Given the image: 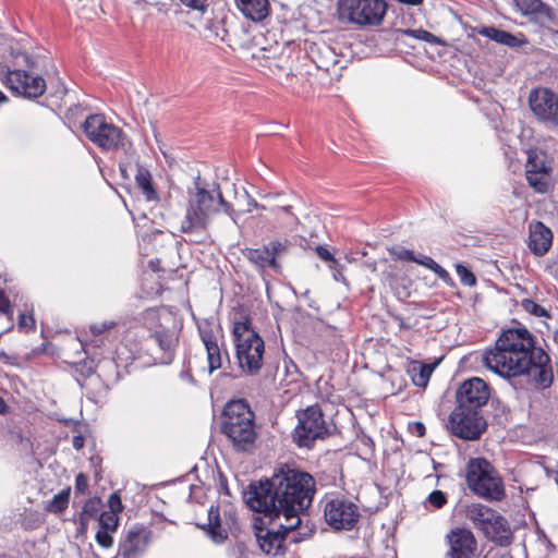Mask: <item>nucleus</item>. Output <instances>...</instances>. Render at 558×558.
<instances>
[{
    "mask_svg": "<svg viewBox=\"0 0 558 558\" xmlns=\"http://www.w3.org/2000/svg\"><path fill=\"white\" fill-rule=\"evenodd\" d=\"M314 494L315 480L311 474L283 465L270 478L251 484L244 500L253 511H276L290 521L288 527H298L300 514L310 507Z\"/></svg>",
    "mask_w": 558,
    "mask_h": 558,
    "instance_id": "f257e3e1",
    "label": "nucleus"
},
{
    "mask_svg": "<svg viewBox=\"0 0 558 558\" xmlns=\"http://www.w3.org/2000/svg\"><path fill=\"white\" fill-rule=\"evenodd\" d=\"M549 356L535 348L534 337L525 328L508 329L495 348L482 354L485 367L501 377L526 376L536 388L550 386L554 379Z\"/></svg>",
    "mask_w": 558,
    "mask_h": 558,
    "instance_id": "f03ea898",
    "label": "nucleus"
},
{
    "mask_svg": "<svg viewBox=\"0 0 558 558\" xmlns=\"http://www.w3.org/2000/svg\"><path fill=\"white\" fill-rule=\"evenodd\" d=\"M187 203L180 230L183 233L198 238L209 225L210 216L222 209L236 225L238 213L233 205L226 201L218 184L208 190L201 177L194 179L193 187L187 190Z\"/></svg>",
    "mask_w": 558,
    "mask_h": 558,
    "instance_id": "7ed1b4c3",
    "label": "nucleus"
},
{
    "mask_svg": "<svg viewBox=\"0 0 558 558\" xmlns=\"http://www.w3.org/2000/svg\"><path fill=\"white\" fill-rule=\"evenodd\" d=\"M220 427L236 450H247L257 437L255 414L244 399L231 400L225 405Z\"/></svg>",
    "mask_w": 558,
    "mask_h": 558,
    "instance_id": "20e7f679",
    "label": "nucleus"
},
{
    "mask_svg": "<svg viewBox=\"0 0 558 558\" xmlns=\"http://www.w3.org/2000/svg\"><path fill=\"white\" fill-rule=\"evenodd\" d=\"M239 366L247 375H256L263 366L265 343L252 328L251 320L235 322L232 329Z\"/></svg>",
    "mask_w": 558,
    "mask_h": 558,
    "instance_id": "39448f33",
    "label": "nucleus"
},
{
    "mask_svg": "<svg viewBox=\"0 0 558 558\" xmlns=\"http://www.w3.org/2000/svg\"><path fill=\"white\" fill-rule=\"evenodd\" d=\"M465 480L470 490L486 500L500 501L506 496L501 477L484 458L470 459Z\"/></svg>",
    "mask_w": 558,
    "mask_h": 558,
    "instance_id": "423d86ee",
    "label": "nucleus"
},
{
    "mask_svg": "<svg viewBox=\"0 0 558 558\" xmlns=\"http://www.w3.org/2000/svg\"><path fill=\"white\" fill-rule=\"evenodd\" d=\"M263 515L254 522V534L257 544L266 555H278L284 551V541L288 534L296 527H288L289 520L274 511H257Z\"/></svg>",
    "mask_w": 558,
    "mask_h": 558,
    "instance_id": "0eeeda50",
    "label": "nucleus"
},
{
    "mask_svg": "<svg viewBox=\"0 0 558 558\" xmlns=\"http://www.w3.org/2000/svg\"><path fill=\"white\" fill-rule=\"evenodd\" d=\"M388 4L385 0H338V19L357 27L381 25Z\"/></svg>",
    "mask_w": 558,
    "mask_h": 558,
    "instance_id": "6e6552de",
    "label": "nucleus"
},
{
    "mask_svg": "<svg viewBox=\"0 0 558 558\" xmlns=\"http://www.w3.org/2000/svg\"><path fill=\"white\" fill-rule=\"evenodd\" d=\"M83 130L89 141L102 149H117L123 144L121 129L108 123L101 114H90L86 118Z\"/></svg>",
    "mask_w": 558,
    "mask_h": 558,
    "instance_id": "1a4fd4ad",
    "label": "nucleus"
},
{
    "mask_svg": "<svg viewBox=\"0 0 558 558\" xmlns=\"http://www.w3.org/2000/svg\"><path fill=\"white\" fill-rule=\"evenodd\" d=\"M329 434L323 412L317 405L308 407L299 415V424L294 429V440L301 447H310L318 438Z\"/></svg>",
    "mask_w": 558,
    "mask_h": 558,
    "instance_id": "9d476101",
    "label": "nucleus"
},
{
    "mask_svg": "<svg viewBox=\"0 0 558 558\" xmlns=\"http://www.w3.org/2000/svg\"><path fill=\"white\" fill-rule=\"evenodd\" d=\"M451 433L465 440H475L486 429V422L478 411L457 405L449 416Z\"/></svg>",
    "mask_w": 558,
    "mask_h": 558,
    "instance_id": "9b49d317",
    "label": "nucleus"
},
{
    "mask_svg": "<svg viewBox=\"0 0 558 558\" xmlns=\"http://www.w3.org/2000/svg\"><path fill=\"white\" fill-rule=\"evenodd\" d=\"M360 515L359 507L353 501L342 497L326 501L324 507L326 523L337 531H350L354 529Z\"/></svg>",
    "mask_w": 558,
    "mask_h": 558,
    "instance_id": "f8f14e48",
    "label": "nucleus"
},
{
    "mask_svg": "<svg viewBox=\"0 0 558 558\" xmlns=\"http://www.w3.org/2000/svg\"><path fill=\"white\" fill-rule=\"evenodd\" d=\"M447 551L444 558H478V544L466 527H453L445 536Z\"/></svg>",
    "mask_w": 558,
    "mask_h": 558,
    "instance_id": "ddd939ff",
    "label": "nucleus"
},
{
    "mask_svg": "<svg viewBox=\"0 0 558 558\" xmlns=\"http://www.w3.org/2000/svg\"><path fill=\"white\" fill-rule=\"evenodd\" d=\"M529 104L535 117L546 123L558 125V96L549 88L531 90Z\"/></svg>",
    "mask_w": 558,
    "mask_h": 558,
    "instance_id": "4468645a",
    "label": "nucleus"
},
{
    "mask_svg": "<svg viewBox=\"0 0 558 558\" xmlns=\"http://www.w3.org/2000/svg\"><path fill=\"white\" fill-rule=\"evenodd\" d=\"M490 397L488 385L478 377L465 380L457 390V405L478 411Z\"/></svg>",
    "mask_w": 558,
    "mask_h": 558,
    "instance_id": "2eb2a0df",
    "label": "nucleus"
},
{
    "mask_svg": "<svg viewBox=\"0 0 558 558\" xmlns=\"http://www.w3.org/2000/svg\"><path fill=\"white\" fill-rule=\"evenodd\" d=\"M5 84L11 90L28 98H37L46 90V82L41 76L22 70L9 71Z\"/></svg>",
    "mask_w": 558,
    "mask_h": 558,
    "instance_id": "dca6fc26",
    "label": "nucleus"
},
{
    "mask_svg": "<svg viewBox=\"0 0 558 558\" xmlns=\"http://www.w3.org/2000/svg\"><path fill=\"white\" fill-rule=\"evenodd\" d=\"M150 539V531L144 526H134L128 531L119 544L118 555L122 558H137L142 555Z\"/></svg>",
    "mask_w": 558,
    "mask_h": 558,
    "instance_id": "f3484780",
    "label": "nucleus"
},
{
    "mask_svg": "<svg viewBox=\"0 0 558 558\" xmlns=\"http://www.w3.org/2000/svg\"><path fill=\"white\" fill-rule=\"evenodd\" d=\"M483 534L494 544L507 547L513 541V534L508 521L498 512L493 518L492 523L488 524Z\"/></svg>",
    "mask_w": 558,
    "mask_h": 558,
    "instance_id": "a211bd4d",
    "label": "nucleus"
},
{
    "mask_svg": "<svg viewBox=\"0 0 558 558\" xmlns=\"http://www.w3.org/2000/svg\"><path fill=\"white\" fill-rule=\"evenodd\" d=\"M553 233L543 222L530 225L529 247L537 256L545 255L551 246Z\"/></svg>",
    "mask_w": 558,
    "mask_h": 558,
    "instance_id": "6ab92c4d",
    "label": "nucleus"
},
{
    "mask_svg": "<svg viewBox=\"0 0 558 558\" xmlns=\"http://www.w3.org/2000/svg\"><path fill=\"white\" fill-rule=\"evenodd\" d=\"M240 13L252 22H262L270 14L269 0H234Z\"/></svg>",
    "mask_w": 558,
    "mask_h": 558,
    "instance_id": "aec40b11",
    "label": "nucleus"
},
{
    "mask_svg": "<svg viewBox=\"0 0 558 558\" xmlns=\"http://www.w3.org/2000/svg\"><path fill=\"white\" fill-rule=\"evenodd\" d=\"M201 339L207 353L208 372L211 374L222 366L223 354L218 344V338L211 330H201Z\"/></svg>",
    "mask_w": 558,
    "mask_h": 558,
    "instance_id": "412c9836",
    "label": "nucleus"
},
{
    "mask_svg": "<svg viewBox=\"0 0 558 558\" xmlns=\"http://www.w3.org/2000/svg\"><path fill=\"white\" fill-rule=\"evenodd\" d=\"M496 513L497 511L482 504H471L464 508L465 518L482 533L492 523Z\"/></svg>",
    "mask_w": 558,
    "mask_h": 558,
    "instance_id": "4be33fe9",
    "label": "nucleus"
},
{
    "mask_svg": "<svg viewBox=\"0 0 558 558\" xmlns=\"http://www.w3.org/2000/svg\"><path fill=\"white\" fill-rule=\"evenodd\" d=\"M243 256L259 270H265L266 268H271L275 271L280 270V265L269 255L265 246L260 248H245L243 250Z\"/></svg>",
    "mask_w": 558,
    "mask_h": 558,
    "instance_id": "5701e85b",
    "label": "nucleus"
},
{
    "mask_svg": "<svg viewBox=\"0 0 558 558\" xmlns=\"http://www.w3.org/2000/svg\"><path fill=\"white\" fill-rule=\"evenodd\" d=\"M263 65L267 66L272 74L279 77L284 76L287 80L293 75L289 57L281 54L279 57H270L263 54Z\"/></svg>",
    "mask_w": 558,
    "mask_h": 558,
    "instance_id": "b1692460",
    "label": "nucleus"
},
{
    "mask_svg": "<svg viewBox=\"0 0 558 558\" xmlns=\"http://www.w3.org/2000/svg\"><path fill=\"white\" fill-rule=\"evenodd\" d=\"M154 339L163 351V362H170L173 357V351L178 343V336L171 330H159L154 333Z\"/></svg>",
    "mask_w": 558,
    "mask_h": 558,
    "instance_id": "393cba45",
    "label": "nucleus"
},
{
    "mask_svg": "<svg viewBox=\"0 0 558 558\" xmlns=\"http://www.w3.org/2000/svg\"><path fill=\"white\" fill-rule=\"evenodd\" d=\"M311 57L316 66L326 72H328L330 68L337 63V58L333 50L326 45L312 49Z\"/></svg>",
    "mask_w": 558,
    "mask_h": 558,
    "instance_id": "a878e982",
    "label": "nucleus"
},
{
    "mask_svg": "<svg viewBox=\"0 0 558 558\" xmlns=\"http://www.w3.org/2000/svg\"><path fill=\"white\" fill-rule=\"evenodd\" d=\"M207 533L214 542H222L227 538V531L221 527L219 508L211 506L208 510Z\"/></svg>",
    "mask_w": 558,
    "mask_h": 558,
    "instance_id": "bb28decb",
    "label": "nucleus"
},
{
    "mask_svg": "<svg viewBox=\"0 0 558 558\" xmlns=\"http://www.w3.org/2000/svg\"><path fill=\"white\" fill-rule=\"evenodd\" d=\"M135 181L147 201H156L158 198V194L151 182V174L147 169L138 167Z\"/></svg>",
    "mask_w": 558,
    "mask_h": 558,
    "instance_id": "cd10ccee",
    "label": "nucleus"
},
{
    "mask_svg": "<svg viewBox=\"0 0 558 558\" xmlns=\"http://www.w3.org/2000/svg\"><path fill=\"white\" fill-rule=\"evenodd\" d=\"M549 172L550 167L546 163L545 154L536 149L527 151L525 173Z\"/></svg>",
    "mask_w": 558,
    "mask_h": 558,
    "instance_id": "c85d7f7f",
    "label": "nucleus"
},
{
    "mask_svg": "<svg viewBox=\"0 0 558 558\" xmlns=\"http://www.w3.org/2000/svg\"><path fill=\"white\" fill-rule=\"evenodd\" d=\"M483 34L492 40L509 47H517L520 44V40L512 34L494 27L485 28Z\"/></svg>",
    "mask_w": 558,
    "mask_h": 558,
    "instance_id": "c756f323",
    "label": "nucleus"
},
{
    "mask_svg": "<svg viewBox=\"0 0 558 558\" xmlns=\"http://www.w3.org/2000/svg\"><path fill=\"white\" fill-rule=\"evenodd\" d=\"M531 187L537 193H546L549 187V172L525 173Z\"/></svg>",
    "mask_w": 558,
    "mask_h": 558,
    "instance_id": "7c9ffc66",
    "label": "nucleus"
},
{
    "mask_svg": "<svg viewBox=\"0 0 558 558\" xmlns=\"http://www.w3.org/2000/svg\"><path fill=\"white\" fill-rule=\"evenodd\" d=\"M70 488H65L57 494L47 505L46 510L52 513L63 512L69 505Z\"/></svg>",
    "mask_w": 558,
    "mask_h": 558,
    "instance_id": "2f4dec72",
    "label": "nucleus"
},
{
    "mask_svg": "<svg viewBox=\"0 0 558 558\" xmlns=\"http://www.w3.org/2000/svg\"><path fill=\"white\" fill-rule=\"evenodd\" d=\"M232 189L234 192V198L242 203L243 211L252 213L253 209H265V206L259 205L254 198H252L245 189H242V194L240 196L235 183H232Z\"/></svg>",
    "mask_w": 558,
    "mask_h": 558,
    "instance_id": "473e14b6",
    "label": "nucleus"
},
{
    "mask_svg": "<svg viewBox=\"0 0 558 558\" xmlns=\"http://www.w3.org/2000/svg\"><path fill=\"white\" fill-rule=\"evenodd\" d=\"M99 529L114 533L118 529L119 518L116 513L102 512L98 518Z\"/></svg>",
    "mask_w": 558,
    "mask_h": 558,
    "instance_id": "72a5a7b5",
    "label": "nucleus"
},
{
    "mask_svg": "<svg viewBox=\"0 0 558 558\" xmlns=\"http://www.w3.org/2000/svg\"><path fill=\"white\" fill-rule=\"evenodd\" d=\"M101 508L100 498H89L83 506L82 512L80 513L84 518L96 519Z\"/></svg>",
    "mask_w": 558,
    "mask_h": 558,
    "instance_id": "f704fd0d",
    "label": "nucleus"
},
{
    "mask_svg": "<svg viewBox=\"0 0 558 558\" xmlns=\"http://www.w3.org/2000/svg\"><path fill=\"white\" fill-rule=\"evenodd\" d=\"M399 33L413 37L418 40H424L430 44H438L440 40L432 33L418 28V29H404V31H398Z\"/></svg>",
    "mask_w": 558,
    "mask_h": 558,
    "instance_id": "c9c22d12",
    "label": "nucleus"
},
{
    "mask_svg": "<svg viewBox=\"0 0 558 558\" xmlns=\"http://www.w3.org/2000/svg\"><path fill=\"white\" fill-rule=\"evenodd\" d=\"M432 367L425 364L420 365L418 372L413 375V383L418 387H425L432 375Z\"/></svg>",
    "mask_w": 558,
    "mask_h": 558,
    "instance_id": "e433bc0d",
    "label": "nucleus"
},
{
    "mask_svg": "<svg viewBox=\"0 0 558 558\" xmlns=\"http://www.w3.org/2000/svg\"><path fill=\"white\" fill-rule=\"evenodd\" d=\"M456 271L464 286L473 287L476 283V277L464 265L456 264Z\"/></svg>",
    "mask_w": 558,
    "mask_h": 558,
    "instance_id": "4c0bfd02",
    "label": "nucleus"
},
{
    "mask_svg": "<svg viewBox=\"0 0 558 558\" xmlns=\"http://www.w3.org/2000/svg\"><path fill=\"white\" fill-rule=\"evenodd\" d=\"M522 307L530 314H533L537 317H543V316H547V311L542 307L541 305H538L537 303H535L534 301L532 300H529V299H525L522 301Z\"/></svg>",
    "mask_w": 558,
    "mask_h": 558,
    "instance_id": "58836bf2",
    "label": "nucleus"
},
{
    "mask_svg": "<svg viewBox=\"0 0 558 558\" xmlns=\"http://www.w3.org/2000/svg\"><path fill=\"white\" fill-rule=\"evenodd\" d=\"M514 2L525 14L538 11L542 5L541 0H514Z\"/></svg>",
    "mask_w": 558,
    "mask_h": 558,
    "instance_id": "ea45409f",
    "label": "nucleus"
},
{
    "mask_svg": "<svg viewBox=\"0 0 558 558\" xmlns=\"http://www.w3.org/2000/svg\"><path fill=\"white\" fill-rule=\"evenodd\" d=\"M427 502L435 509H441L447 504V497L441 490H433L427 497Z\"/></svg>",
    "mask_w": 558,
    "mask_h": 558,
    "instance_id": "a19ab883",
    "label": "nucleus"
},
{
    "mask_svg": "<svg viewBox=\"0 0 558 558\" xmlns=\"http://www.w3.org/2000/svg\"><path fill=\"white\" fill-rule=\"evenodd\" d=\"M180 4L190 9L204 13L208 8V0H179Z\"/></svg>",
    "mask_w": 558,
    "mask_h": 558,
    "instance_id": "79ce46f5",
    "label": "nucleus"
},
{
    "mask_svg": "<svg viewBox=\"0 0 558 558\" xmlns=\"http://www.w3.org/2000/svg\"><path fill=\"white\" fill-rule=\"evenodd\" d=\"M264 246L268 251L269 255L274 257L275 260H277V257L287 251L286 243L281 241H272Z\"/></svg>",
    "mask_w": 558,
    "mask_h": 558,
    "instance_id": "37998d69",
    "label": "nucleus"
},
{
    "mask_svg": "<svg viewBox=\"0 0 558 558\" xmlns=\"http://www.w3.org/2000/svg\"><path fill=\"white\" fill-rule=\"evenodd\" d=\"M96 542L104 548H110L113 545L112 532L98 530L96 533Z\"/></svg>",
    "mask_w": 558,
    "mask_h": 558,
    "instance_id": "c03bdc74",
    "label": "nucleus"
},
{
    "mask_svg": "<svg viewBox=\"0 0 558 558\" xmlns=\"http://www.w3.org/2000/svg\"><path fill=\"white\" fill-rule=\"evenodd\" d=\"M109 508L111 513H118L122 512L123 506L120 496L117 493H113L110 495L108 499Z\"/></svg>",
    "mask_w": 558,
    "mask_h": 558,
    "instance_id": "a18cd8bd",
    "label": "nucleus"
},
{
    "mask_svg": "<svg viewBox=\"0 0 558 558\" xmlns=\"http://www.w3.org/2000/svg\"><path fill=\"white\" fill-rule=\"evenodd\" d=\"M88 488V477L84 473L77 474L75 478V490L85 494Z\"/></svg>",
    "mask_w": 558,
    "mask_h": 558,
    "instance_id": "49530a36",
    "label": "nucleus"
},
{
    "mask_svg": "<svg viewBox=\"0 0 558 558\" xmlns=\"http://www.w3.org/2000/svg\"><path fill=\"white\" fill-rule=\"evenodd\" d=\"M396 257L400 260H408V262L415 263L417 256L411 250L401 248L398 252H396Z\"/></svg>",
    "mask_w": 558,
    "mask_h": 558,
    "instance_id": "de8ad7c7",
    "label": "nucleus"
},
{
    "mask_svg": "<svg viewBox=\"0 0 558 558\" xmlns=\"http://www.w3.org/2000/svg\"><path fill=\"white\" fill-rule=\"evenodd\" d=\"M113 325H114L113 323H107V322L95 323V324L90 325V331L94 335H100V333L105 332L106 330H109L110 328H112Z\"/></svg>",
    "mask_w": 558,
    "mask_h": 558,
    "instance_id": "09e8293b",
    "label": "nucleus"
},
{
    "mask_svg": "<svg viewBox=\"0 0 558 558\" xmlns=\"http://www.w3.org/2000/svg\"><path fill=\"white\" fill-rule=\"evenodd\" d=\"M316 253L322 259H324L326 262H331L335 266L338 265V260L333 257V255L327 248H325L323 246H317Z\"/></svg>",
    "mask_w": 558,
    "mask_h": 558,
    "instance_id": "8fccbe9b",
    "label": "nucleus"
},
{
    "mask_svg": "<svg viewBox=\"0 0 558 558\" xmlns=\"http://www.w3.org/2000/svg\"><path fill=\"white\" fill-rule=\"evenodd\" d=\"M19 326H20V328H23V329H32L35 326V320L32 316L22 314L20 316Z\"/></svg>",
    "mask_w": 558,
    "mask_h": 558,
    "instance_id": "3c124183",
    "label": "nucleus"
},
{
    "mask_svg": "<svg viewBox=\"0 0 558 558\" xmlns=\"http://www.w3.org/2000/svg\"><path fill=\"white\" fill-rule=\"evenodd\" d=\"M411 432L415 434L417 437H423L425 435L426 428L423 423L415 422L411 426Z\"/></svg>",
    "mask_w": 558,
    "mask_h": 558,
    "instance_id": "603ef678",
    "label": "nucleus"
},
{
    "mask_svg": "<svg viewBox=\"0 0 558 558\" xmlns=\"http://www.w3.org/2000/svg\"><path fill=\"white\" fill-rule=\"evenodd\" d=\"M10 308L9 300L5 298L2 290H0V312L7 314Z\"/></svg>",
    "mask_w": 558,
    "mask_h": 558,
    "instance_id": "864d4df0",
    "label": "nucleus"
},
{
    "mask_svg": "<svg viewBox=\"0 0 558 558\" xmlns=\"http://www.w3.org/2000/svg\"><path fill=\"white\" fill-rule=\"evenodd\" d=\"M434 272L444 281L450 280L449 272L440 265H438V267L434 270Z\"/></svg>",
    "mask_w": 558,
    "mask_h": 558,
    "instance_id": "5fc2aeb1",
    "label": "nucleus"
},
{
    "mask_svg": "<svg viewBox=\"0 0 558 558\" xmlns=\"http://www.w3.org/2000/svg\"><path fill=\"white\" fill-rule=\"evenodd\" d=\"M434 272L444 281L450 280L449 272L440 265H438V267L434 270Z\"/></svg>",
    "mask_w": 558,
    "mask_h": 558,
    "instance_id": "6e6d98bb",
    "label": "nucleus"
},
{
    "mask_svg": "<svg viewBox=\"0 0 558 558\" xmlns=\"http://www.w3.org/2000/svg\"><path fill=\"white\" fill-rule=\"evenodd\" d=\"M432 257L426 255H417L415 263L427 268Z\"/></svg>",
    "mask_w": 558,
    "mask_h": 558,
    "instance_id": "4d7b16f0",
    "label": "nucleus"
},
{
    "mask_svg": "<svg viewBox=\"0 0 558 558\" xmlns=\"http://www.w3.org/2000/svg\"><path fill=\"white\" fill-rule=\"evenodd\" d=\"M89 520L90 519L84 518L83 515L80 514V530L82 533H84L87 530Z\"/></svg>",
    "mask_w": 558,
    "mask_h": 558,
    "instance_id": "13d9d810",
    "label": "nucleus"
},
{
    "mask_svg": "<svg viewBox=\"0 0 558 558\" xmlns=\"http://www.w3.org/2000/svg\"><path fill=\"white\" fill-rule=\"evenodd\" d=\"M84 446V439L82 436H75L73 438V447L75 449H81Z\"/></svg>",
    "mask_w": 558,
    "mask_h": 558,
    "instance_id": "bf43d9fd",
    "label": "nucleus"
},
{
    "mask_svg": "<svg viewBox=\"0 0 558 558\" xmlns=\"http://www.w3.org/2000/svg\"><path fill=\"white\" fill-rule=\"evenodd\" d=\"M401 3L410 4V5H418L423 2V0H398Z\"/></svg>",
    "mask_w": 558,
    "mask_h": 558,
    "instance_id": "052dcab7",
    "label": "nucleus"
},
{
    "mask_svg": "<svg viewBox=\"0 0 558 558\" xmlns=\"http://www.w3.org/2000/svg\"><path fill=\"white\" fill-rule=\"evenodd\" d=\"M279 209L290 214L292 216L293 221H295V222L298 221V218L291 213V206H289V205L280 206Z\"/></svg>",
    "mask_w": 558,
    "mask_h": 558,
    "instance_id": "680f3d73",
    "label": "nucleus"
},
{
    "mask_svg": "<svg viewBox=\"0 0 558 558\" xmlns=\"http://www.w3.org/2000/svg\"><path fill=\"white\" fill-rule=\"evenodd\" d=\"M8 411V405L4 400L0 397V413L3 414Z\"/></svg>",
    "mask_w": 558,
    "mask_h": 558,
    "instance_id": "e2e57ef3",
    "label": "nucleus"
},
{
    "mask_svg": "<svg viewBox=\"0 0 558 558\" xmlns=\"http://www.w3.org/2000/svg\"><path fill=\"white\" fill-rule=\"evenodd\" d=\"M439 264H437L433 258L430 259L427 268L430 269L432 271H434L437 267H438Z\"/></svg>",
    "mask_w": 558,
    "mask_h": 558,
    "instance_id": "0e129e2a",
    "label": "nucleus"
},
{
    "mask_svg": "<svg viewBox=\"0 0 558 558\" xmlns=\"http://www.w3.org/2000/svg\"><path fill=\"white\" fill-rule=\"evenodd\" d=\"M7 101L5 95L0 90V104Z\"/></svg>",
    "mask_w": 558,
    "mask_h": 558,
    "instance_id": "69168bd1",
    "label": "nucleus"
},
{
    "mask_svg": "<svg viewBox=\"0 0 558 558\" xmlns=\"http://www.w3.org/2000/svg\"><path fill=\"white\" fill-rule=\"evenodd\" d=\"M557 484H558V477H557Z\"/></svg>",
    "mask_w": 558,
    "mask_h": 558,
    "instance_id": "338daca9",
    "label": "nucleus"
}]
</instances>
